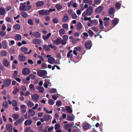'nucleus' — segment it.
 <instances>
[{"label":"nucleus","mask_w":132,"mask_h":132,"mask_svg":"<svg viewBox=\"0 0 132 132\" xmlns=\"http://www.w3.org/2000/svg\"><path fill=\"white\" fill-rule=\"evenodd\" d=\"M93 11V9L91 6H90L86 10L85 12H84L82 16L83 17L85 16L86 15H90L92 14Z\"/></svg>","instance_id":"f257e3e1"},{"label":"nucleus","mask_w":132,"mask_h":132,"mask_svg":"<svg viewBox=\"0 0 132 132\" xmlns=\"http://www.w3.org/2000/svg\"><path fill=\"white\" fill-rule=\"evenodd\" d=\"M20 4L22 5L20 7V9L22 11H26L30 9L31 8L30 5L26 6L23 5V3H21Z\"/></svg>","instance_id":"f03ea898"},{"label":"nucleus","mask_w":132,"mask_h":132,"mask_svg":"<svg viewBox=\"0 0 132 132\" xmlns=\"http://www.w3.org/2000/svg\"><path fill=\"white\" fill-rule=\"evenodd\" d=\"M47 74L46 71L45 70H39L37 72V74L40 77H43Z\"/></svg>","instance_id":"7ed1b4c3"},{"label":"nucleus","mask_w":132,"mask_h":132,"mask_svg":"<svg viewBox=\"0 0 132 132\" xmlns=\"http://www.w3.org/2000/svg\"><path fill=\"white\" fill-rule=\"evenodd\" d=\"M51 116L48 115H45L43 117V118H41L40 120L42 122H43L44 121H49L51 118Z\"/></svg>","instance_id":"20e7f679"},{"label":"nucleus","mask_w":132,"mask_h":132,"mask_svg":"<svg viewBox=\"0 0 132 132\" xmlns=\"http://www.w3.org/2000/svg\"><path fill=\"white\" fill-rule=\"evenodd\" d=\"M38 12L39 14L42 15H49L48 10H42L39 11Z\"/></svg>","instance_id":"39448f33"},{"label":"nucleus","mask_w":132,"mask_h":132,"mask_svg":"<svg viewBox=\"0 0 132 132\" xmlns=\"http://www.w3.org/2000/svg\"><path fill=\"white\" fill-rule=\"evenodd\" d=\"M31 98L34 101L37 102L39 100V95L37 94H34L32 96Z\"/></svg>","instance_id":"423d86ee"},{"label":"nucleus","mask_w":132,"mask_h":132,"mask_svg":"<svg viewBox=\"0 0 132 132\" xmlns=\"http://www.w3.org/2000/svg\"><path fill=\"white\" fill-rule=\"evenodd\" d=\"M30 71L29 69L27 68H24L22 71V74L24 75H27L30 73Z\"/></svg>","instance_id":"0eeeda50"},{"label":"nucleus","mask_w":132,"mask_h":132,"mask_svg":"<svg viewBox=\"0 0 132 132\" xmlns=\"http://www.w3.org/2000/svg\"><path fill=\"white\" fill-rule=\"evenodd\" d=\"M26 58L24 56L23 54H19V55L18 59L20 61L23 62L25 61Z\"/></svg>","instance_id":"6e6552de"},{"label":"nucleus","mask_w":132,"mask_h":132,"mask_svg":"<svg viewBox=\"0 0 132 132\" xmlns=\"http://www.w3.org/2000/svg\"><path fill=\"white\" fill-rule=\"evenodd\" d=\"M24 119L22 118H20L14 122V125L15 126H17L19 124L21 123L24 121Z\"/></svg>","instance_id":"1a4fd4ad"},{"label":"nucleus","mask_w":132,"mask_h":132,"mask_svg":"<svg viewBox=\"0 0 132 132\" xmlns=\"http://www.w3.org/2000/svg\"><path fill=\"white\" fill-rule=\"evenodd\" d=\"M103 8V7L102 6H100L96 8L95 12L96 13H99L102 12Z\"/></svg>","instance_id":"9d476101"},{"label":"nucleus","mask_w":132,"mask_h":132,"mask_svg":"<svg viewBox=\"0 0 132 132\" xmlns=\"http://www.w3.org/2000/svg\"><path fill=\"white\" fill-rule=\"evenodd\" d=\"M36 88L39 90L38 92L39 93H43L44 91V88L42 87L37 86L36 87Z\"/></svg>","instance_id":"9b49d317"},{"label":"nucleus","mask_w":132,"mask_h":132,"mask_svg":"<svg viewBox=\"0 0 132 132\" xmlns=\"http://www.w3.org/2000/svg\"><path fill=\"white\" fill-rule=\"evenodd\" d=\"M61 38L59 37L57 38L56 40L53 43L56 45H59L61 43Z\"/></svg>","instance_id":"f8f14e48"},{"label":"nucleus","mask_w":132,"mask_h":132,"mask_svg":"<svg viewBox=\"0 0 132 132\" xmlns=\"http://www.w3.org/2000/svg\"><path fill=\"white\" fill-rule=\"evenodd\" d=\"M55 59L54 58L51 57H49L48 60V61L50 63L52 64L54 62Z\"/></svg>","instance_id":"ddd939ff"},{"label":"nucleus","mask_w":132,"mask_h":132,"mask_svg":"<svg viewBox=\"0 0 132 132\" xmlns=\"http://www.w3.org/2000/svg\"><path fill=\"white\" fill-rule=\"evenodd\" d=\"M33 43L34 44H40L41 42L38 39H35L33 40Z\"/></svg>","instance_id":"4468645a"},{"label":"nucleus","mask_w":132,"mask_h":132,"mask_svg":"<svg viewBox=\"0 0 132 132\" xmlns=\"http://www.w3.org/2000/svg\"><path fill=\"white\" fill-rule=\"evenodd\" d=\"M44 4V2L43 1H40L38 2L36 4V5L37 7L42 6Z\"/></svg>","instance_id":"2eb2a0df"},{"label":"nucleus","mask_w":132,"mask_h":132,"mask_svg":"<svg viewBox=\"0 0 132 132\" xmlns=\"http://www.w3.org/2000/svg\"><path fill=\"white\" fill-rule=\"evenodd\" d=\"M4 84L2 85V88H4L5 86H6L7 87L8 86V79H6V80L4 81Z\"/></svg>","instance_id":"dca6fc26"},{"label":"nucleus","mask_w":132,"mask_h":132,"mask_svg":"<svg viewBox=\"0 0 132 132\" xmlns=\"http://www.w3.org/2000/svg\"><path fill=\"white\" fill-rule=\"evenodd\" d=\"M114 7H111L109 10V14H112L114 12Z\"/></svg>","instance_id":"f3484780"},{"label":"nucleus","mask_w":132,"mask_h":132,"mask_svg":"<svg viewBox=\"0 0 132 132\" xmlns=\"http://www.w3.org/2000/svg\"><path fill=\"white\" fill-rule=\"evenodd\" d=\"M64 15L65 16L62 19V21L64 22L67 21L69 19V18L67 14H65Z\"/></svg>","instance_id":"a211bd4d"},{"label":"nucleus","mask_w":132,"mask_h":132,"mask_svg":"<svg viewBox=\"0 0 132 132\" xmlns=\"http://www.w3.org/2000/svg\"><path fill=\"white\" fill-rule=\"evenodd\" d=\"M51 34L50 33L47 35L46 36L45 35H43V38L44 40H46L48 39L49 37L51 36Z\"/></svg>","instance_id":"6ab92c4d"},{"label":"nucleus","mask_w":132,"mask_h":132,"mask_svg":"<svg viewBox=\"0 0 132 132\" xmlns=\"http://www.w3.org/2000/svg\"><path fill=\"white\" fill-rule=\"evenodd\" d=\"M89 125L87 123H85L84 124L83 127V129L84 130H86L89 129Z\"/></svg>","instance_id":"aec40b11"},{"label":"nucleus","mask_w":132,"mask_h":132,"mask_svg":"<svg viewBox=\"0 0 132 132\" xmlns=\"http://www.w3.org/2000/svg\"><path fill=\"white\" fill-rule=\"evenodd\" d=\"M119 20L117 19L116 18L112 20V23L115 26L117 25L118 22Z\"/></svg>","instance_id":"412c9836"},{"label":"nucleus","mask_w":132,"mask_h":132,"mask_svg":"<svg viewBox=\"0 0 132 132\" xmlns=\"http://www.w3.org/2000/svg\"><path fill=\"white\" fill-rule=\"evenodd\" d=\"M28 113L29 115L32 116H34L35 114V111L32 110H29L28 111Z\"/></svg>","instance_id":"4be33fe9"},{"label":"nucleus","mask_w":132,"mask_h":132,"mask_svg":"<svg viewBox=\"0 0 132 132\" xmlns=\"http://www.w3.org/2000/svg\"><path fill=\"white\" fill-rule=\"evenodd\" d=\"M27 105L29 107H31L33 106L34 104L31 101L29 100L27 103Z\"/></svg>","instance_id":"5701e85b"},{"label":"nucleus","mask_w":132,"mask_h":132,"mask_svg":"<svg viewBox=\"0 0 132 132\" xmlns=\"http://www.w3.org/2000/svg\"><path fill=\"white\" fill-rule=\"evenodd\" d=\"M5 10L3 7H0V14L3 15L5 13Z\"/></svg>","instance_id":"b1692460"},{"label":"nucleus","mask_w":132,"mask_h":132,"mask_svg":"<svg viewBox=\"0 0 132 132\" xmlns=\"http://www.w3.org/2000/svg\"><path fill=\"white\" fill-rule=\"evenodd\" d=\"M21 38V36L19 34H17L15 37L14 39L17 40H19Z\"/></svg>","instance_id":"393cba45"},{"label":"nucleus","mask_w":132,"mask_h":132,"mask_svg":"<svg viewBox=\"0 0 132 132\" xmlns=\"http://www.w3.org/2000/svg\"><path fill=\"white\" fill-rule=\"evenodd\" d=\"M34 36L36 38H39L40 36V34L38 32H36L34 33Z\"/></svg>","instance_id":"a878e982"},{"label":"nucleus","mask_w":132,"mask_h":132,"mask_svg":"<svg viewBox=\"0 0 132 132\" xmlns=\"http://www.w3.org/2000/svg\"><path fill=\"white\" fill-rule=\"evenodd\" d=\"M32 123V121L31 120H27L25 121L24 124L26 125H29Z\"/></svg>","instance_id":"bb28decb"},{"label":"nucleus","mask_w":132,"mask_h":132,"mask_svg":"<svg viewBox=\"0 0 132 132\" xmlns=\"http://www.w3.org/2000/svg\"><path fill=\"white\" fill-rule=\"evenodd\" d=\"M21 15L24 18L27 17L28 16V15L27 13L24 12H22L21 13Z\"/></svg>","instance_id":"cd10ccee"},{"label":"nucleus","mask_w":132,"mask_h":132,"mask_svg":"<svg viewBox=\"0 0 132 132\" xmlns=\"http://www.w3.org/2000/svg\"><path fill=\"white\" fill-rule=\"evenodd\" d=\"M85 46L88 49L90 48L91 47V46L90 44L88 42H86L85 43Z\"/></svg>","instance_id":"c85d7f7f"},{"label":"nucleus","mask_w":132,"mask_h":132,"mask_svg":"<svg viewBox=\"0 0 132 132\" xmlns=\"http://www.w3.org/2000/svg\"><path fill=\"white\" fill-rule=\"evenodd\" d=\"M77 29L78 30H80L82 28V24L80 22L78 23L77 25Z\"/></svg>","instance_id":"c756f323"},{"label":"nucleus","mask_w":132,"mask_h":132,"mask_svg":"<svg viewBox=\"0 0 132 132\" xmlns=\"http://www.w3.org/2000/svg\"><path fill=\"white\" fill-rule=\"evenodd\" d=\"M3 65L6 67L8 66V62L6 60H4L3 61Z\"/></svg>","instance_id":"7c9ffc66"},{"label":"nucleus","mask_w":132,"mask_h":132,"mask_svg":"<svg viewBox=\"0 0 132 132\" xmlns=\"http://www.w3.org/2000/svg\"><path fill=\"white\" fill-rule=\"evenodd\" d=\"M66 110L67 112L69 113H70L72 112V110L71 109L70 107L69 106H66Z\"/></svg>","instance_id":"2f4dec72"},{"label":"nucleus","mask_w":132,"mask_h":132,"mask_svg":"<svg viewBox=\"0 0 132 132\" xmlns=\"http://www.w3.org/2000/svg\"><path fill=\"white\" fill-rule=\"evenodd\" d=\"M88 32L90 36L92 37L93 36L94 33L92 30H89Z\"/></svg>","instance_id":"473e14b6"},{"label":"nucleus","mask_w":132,"mask_h":132,"mask_svg":"<svg viewBox=\"0 0 132 132\" xmlns=\"http://www.w3.org/2000/svg\"><path fill=\"white\" fill-rule=\"evenodd\" d=\"M19 117V115L17 114H14L12 115V117L15 119H17Z\"/></svg>","instance_id":"72a5a7b5"},{"label":"nucleus","mask_w":132,"mask_h":132,"mask_svg":"<svg viewBox=\"0 0 132 132\" xmlns=\"http://www.w3.org/2000/svg\"><path fill=\"white\" fill-rule=\"evenodd\" d=\"M20 26L19 24H16L14 27V28L16 30H19L20 29Z\"/></svg>","instance_id":"f704fd0d"},{"label":"nucleus","mask_w":132,"mask_h":132,"mask_svg":"<svg viewBox=\"0 0 132 132\" xmlns=\"http://www.w3.org/2000/svg\"><path fill=\"white\" fill-rule=\"evenodd\" d=\"M67 119L69 120L72 121L73 120L74 118L72 116H71L69 115H68L67 116Z\"/></svg>","instance_id":"c9c22d12"},{"label":"nucleus","mask_w":132,"mask_h":132,"mask_svg":"<svg viewBox=\"0 0 132 132\" xmlns=\"http://www.w3.org/2000/svg\"><path fill=\"white\" fill-rule=\"evenodd\" d=\"M48 104L50 105H52L54 103V101L52 99H50L48 101Z\"/></svg>","instance_id":"e433bc0d"},{"label":"nucleus","mask_w":132,"mask_h":132,"mask_svg":"<svg viewBox=\"0 0 132 132\" xmlns=\"http://www.w3.org/2000/svg\"><path fill=\"white\" fill-rule=\"evenodd\" d=\"M19 89L18 88H15L14 90L13 91L12 93L14 94H15L18 92H19Z\"/></svg>","instance_id":"4c0bfd02"},{"label":"nucleus","mask_w":132,"mask_h":132,"mask_svg":"<svg viewBox=\"0 0 132 132\" xmlns=\"http://www.w3.org/2000/svg\"><path fill=\"white\" fill-rule=\"evenodd\" d=\"M49 46L54 50H56L57 49V47L55 45L50 44L49 45Z\"/></svg>","instance_id":"58836bf2"},{"label":"nucleus","mask_w":132,"mask_h":132,"mask_svg":"<svg viewBox=\"0 0 132 132\" xmlns=\"http://www.w3.org/2000/svg\"><path fill=\"white\" fill-rule=\"evenodd\" d=\"M101 2V0H94V3L97 5H99Z\"/></svg>","instance_id":"ea45409f"},{"label":"nucleus","mask_w":132,"mask_h":132,"mask_svg":"<svg viewBox=\"0 0 132 132\" xmlns=\"http://www.w3.org/2000/svg\"><path fill=\"white\" fill-rule=\"evenodd\" d=\"M56 9L58 10H60L62 7V6L61 5L57 4L56 5Z\"/></svg>","instance_id":"a19ab883"},{"label":"nucleus","mask_w":132,"mask_h":132,"mask_svg":"<svg viewBox=\"0 0 132 132\" xmlns=\"http://www.w3.org/2000/svg\"><path fill=\"white\" fill-rule=\"evenodd\" d=\"M116 8L118 9H119L120 7L121 4L119 3H117L116 4Z\"/></svg>","instance_id":"79ce46f5"},{"label":"nucleus","mask_w":132,"mask_h":132,"mask_svg":"<svg viewBox=\"0 0 132 132\" xmlns=\"http://www.w3.org/2000/svg\"><path fill=\"white\" fill-rule=\"evenodd\" d=\"M60 127V125L59 124L57 123L56 124L55 126V129L56 130L59 129Z\"/></svg>","instance_id":"37998d69"},{"label":"nucleus","mask_w":132,"mask_h":132,"mask_svg":"<svg viewBox=\"0 0 132 132\" xmlns=\"http://www.w3.org/2000/svg\"><path fill=\"white\" fill-rule=\"evenodd\" d=\"M53 22L54 23H57L58 22V19L56 18H54L53 20Z\"/></svg>","instance_id":"c03bdc74"},{"label":"nucleus","mask_w":132,"mask_h":132,"mask_svg":"<svg viewBox=\"0 0 132 132\" xmlns=\"http://www.w3.org/2000/svg\"><path fill=\"white\" fill-rule=\"evenodd\" d=\"M7 53L6 52L4 51H3L1 52V55L2 56H5L6 55Z\"/></svg>","instance_id":"a18cd8bd"},{"label":"nucleus","mask_w":132,"mask_h":132,"mask_svg":"<svg viewBox=\"0 0 132 132\" xmlns=\"http://www.w3.org/2000/svg\"><path fill=\"white\" fill-rule=\"evenodd\" d=\"M72 50H70L68 53L67 55V57L68 58H69L70 57L71 54H72Z\"/></svg>","instance_id":"49530a36"},{"label":"nucleus","mask_w":132,"mask_h":132,"mask_svg":"<svg viewBox=\"0 0 132 132\" xmlns=\"http://www.w3.org/2000/svg\"><path fill=\"white\" fill-rule=\"evenodd\" d=\"M2 45L4 48H5L6 47V44L5 41H2Z\"/></svg>","instance_id":"de8ad7c7"},{"label":"nucleus","mask_w":132,"mask_h":132,"mask_svg":"<svg viewBox=\"0 0 132 132\" xmlns=\"http://www.w3.org/2000/svg\"><path fill=\"white\" fill-rule=\"evenodd\" d=\"M28 23L30 25H32L33 24V22L32 20L31 19H29L28 21Z\"/></svg>","instance_id":"09e8293b"},{"label":"nucleus","mask_w":132,"mask_h":132,"mask_svg":"<svg viewBox=\"0 0 132 132\" xmlns=\"http://www.w3.org/2000/svg\"><path fill=\"white\" fill-rule=\"evenodd\" d=\"M62 27L66 30L68 29V24H64L62 25Z\"/></svg>","instance_id":"8fccbe9b"},{"label":"nucleus","mask_w":132,"mask_h":132,"mask_svg":"<svg viewBox=\"0 0 132 132\" xmlns=\"http://www.w3.org/2000/svg\"><path fill=\"white\" fill-rule=\"evenodd\" d=\"M65 32V30L63 29H61L59 31V33L62 34H64Z\"/></svg>","instance_id":"3c124183"},{"label":"nucleus","mask_w":132,"mask_h":132,"mask_svg":"<svg viewBox=\"0 0 132 132\" xmlns=\"http://www.w3.org/2000/svg\"><path fill=\"white\" fill-rule=\"evenodd\" d=\"M72 17L73 19H76L77 18V15L75 13H74L72 14Z\"/></svg>","instance_id":"603ef678"},{"label":"nucleus","mask_w":132,"mask_h":132,"mask_svg":"<svg viewBox=\"0 0 132 132\" xmlns=\"http://www.w3.org/2000/svg\"><path fill=\"white\" fill-rule=\"evenodd\" d=\"M9 132H12V131L13 128L11 124H9Z\"/></svg>","instance_id":"864d4df0"},{"label":"nucleus","mask_w":132,"mask_h":132,"mask_svg":"<svg viewBox=\"0 0 132 132\" xmlns=\"http://www.w3.org/2000/svg\"><path fill=\"white\" fill-rule=\"evenodd\" d=\"M29 76V77L30 78L32 79H34L35 78V76L32 74L30 75Z\"/></svg>","instance_id":"5fc2aeb1"},{"label":"nucleus","mask_w":132,"mask_h":132,"mask_svg":"<svg viewBox=\"0 0 132 132\" xmlns=\"http://www.w3.org/2000/svg\"><path fill=\"white\" fill-rule=\"evenodd\" d=\"M12 104L13 106L14 107L16 106L17 105L16 102L15 100L13 101Z\"/></svg>","instance_id":"6e6d98bb"},{"label":"nucleus","mask_w":132,"mask_h":132,"mask_svg":"<svg viewBox=\"0 0 132 132\" xmlns=\"http://www.w3.org/2000/svg\"><path fill=\"white\" fill-rule=\"evenodd\" d=\"M8 103L6 101H4L3 104V105L4 108H6L8 106Z\"/></svg>","instance_id":"4d7b16f0"},{"label":"nucleus","mask_w":132,"mask_h":132,"mask_svg":"<svg viewBox=\"0 0 132 132\" xmlns=\"http://www.w3.org/2000/svg\"><path fill=\"white\" fill-rule=\"evenodd\" d=\"M62 38H63V39L67 41L68 39V37L67 35H64L62 36Z\"/></svg>","instance_id":"13d9d810"},{"label":"nucleus","mask_w":132,"mask_h":132,"mask_svg":"<svg viewBox=\"0 0 132 132\" xmlns=\"http://www.w3.org/2000/svg\"><path fill=\"white\" fill-rule=\"evenodd\" d=\"M61 43L63 45H65L67 44V41L63 39L61 40Z\"/></svg>","instance_id":"bf43d9fd"},{"label":"nucleus","mask_w":132,"mask_h":132,"mask_svg":"<svg viewBox=\"0 0 132 132\" xmlns=\"http://www.w3.org/2000/svg\"><path fill=\"white\" fill-rule=\"evenodd\" d=\"M56 90L55 88H52L50 90V92L52 93H54L56 92Z\"/></svg>","instance_id":"052dcab7"},{"label":"nucleus","mask_w":132,"mask_h":132,"mask_svg":"<svg viewBox=\"0 0 132 132\" xmlns=\"http://www.w3.org/2000/svg\"><path fill=\"white\" fill-rule=\"evenodd\" d=\"M69 127H70L69 124H67L65 125L64 128L66 130H67Z\"/></svg>","instance_id":"680f3d73"},{"label":"nucleus","mask_w":132,"mask_h":132,"mask_svg":"<svg viewBox=\"0 0 132 132\" xmlns=\"http://www.w3.org/2000/svg\"><path fill=\"white\" fill-rule=\"evenodd\" d=\"M18 72L16 71H15L14 72V74H13V76L14 78L16 77H17V75Z\"/></svg>","instance_id":"e2e57ef3"},{"label":"nucleus","mask_w":132,"mask_h":132,"mask_svg":"<svg viewBox=\"0 0 132 132\" xmlns=\"http://www.w3.org/2000/svg\"><path fill=\"white\" fill-rule=\"evenodd\" d=\"M91 23H93L94 24V25H96L97 24V22L96 20H94L92 21Z\"/></svg>","instance_id":"0e129e2a"},{"label":"nucleus","mask_w":132,"mask_h":132,"mask_svg":"<svg viewBox=\"0 0 132 132\" xmlns=\"http://www.w3.org/2000/svg\"><path fill=\"white\" fill-rule=\"evenodd\" d=\"M74 49L77 51H80L81 50V48L80 47H76Z\"/></svg>","instance_id":"69168bd1"},{"label":"nucleus","mask_w":132,"mask_h":132,"mask_svg":"<svg viewBox=\"0 0 132 132\" xmlns=\"http://www.w3.org/2000/svg\"><path fill=\"white\" fill-rule=\"evenodd\" d=\"M56 104L57 106H60L61 105V102L60 101H57L56 103Z\"/></svg>","instance_id":"338daca9"},{"label":"nucleus","mask_w":132,"mask_h":132,"mask_svg":"<svg viewBox=\"0 0 132 132\" xmlns=\"http://www.w3.org/2000/svg\"><path fill=\"white\" fill-rule=\"evenodd\" d=\"M58 96L57 95H53L52 96V98L54 100H57V98L58 97Z\"/></svg>","instance_id":"774afa93"}]
</instances>
